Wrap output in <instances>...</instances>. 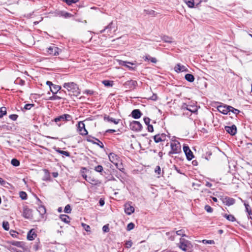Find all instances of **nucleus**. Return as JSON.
Instances as JSON below:
<instances>
[{
    "mask_svg": "<svg viewBox=\"0 0 252 252\" xmlns=\"http://www.w3.org/2000/svg\"><path fill=\"white\" fill-rule=\"evenodd\" d=\"M144 121L145 124L147 126H148V125H150L151 119L148 117H145L144 118Z\"/></svg>",
    "mask_w": 252,
    "mask_h": 252,
    "instance_id": "052dcab7",
    "label": "nucleus"
},
{
    "mask_svg": "<svg viewBox=\"0 0 252 252\" xmlns=\"http://www.w3.org/2000/svg\"><path fill=\"white\" fill-rule=\"evenodd\" d=\"M94 170L97 172L101 173L103 171V168L101 165H98L95 167Z\"/></svg>",
    "mask_w": 252,
    "mask_h": 252,
    "instance_id": "79ce46f5",
    "label": "nucleus"
},
{
    "mask_svg": "<svg viewBox=\"0 0 252 252\" xmlns=\"http://www.w3.org/2000/svg\"><path fill=\"white\" fill-rule=\"evenodd\" d=\"M95 144L98 145L101 149L104 148V146L103 143L101 141H100L98 139L95 138Z\"/></svg>",
    "mask_w": 252,
    "mask_h": 252,
    "instance_id": "4c0bfd02",
    "label": "nucleus"
},
{
    "mask_svg": "<svg viewBox=\"0 0 252 252\" xmlns=\"http://www.w3.org/2000/svg\"><path fill=\"white\" fill-rule=\"evenodd\" d=\"M77 130L80 134L82 135H86L88 134V131L85 128V125L83 122L80 121L78 123Z\"/></svg>",
    "mask_w": 252,
    "mask_h": 252,
    "instance_id": "1a4fd4ad",
    "label": "nucleus"
},
{
    "mask_svg": "<svg viewBox=\"0 0 252 252\" xmlns=\"http://www.w3.org/2000/svg\"><path fill=\"white\" fill-rule=\"evenodd\" d=\"M95 137L92 136L91 135H88L87 137L86 140L87 141L93 144H95Z\"/></svg>",
    "mask_w": 252,
    "mask_h": 252,
    "instance_id": "e433bc0d",
    "label": "nucleus"
},
{
    "mask_svg": "<svg viewBox=\"0 0 252 252\" xmlns=\"http://www.w3.org/2000/svg\"><path fill=\"white\" fill-rule=\"evenodd\" d=\"M154 140L156 143H158L162 141V139L159 136V134H157L154 136Z\"/></svg>",
    "mask_w": 252,
    "mask_h": 252,
    "instance_id": "37998d69",
    "label": "nucleus"
},
{
    "mask_svg": "<svg viewBox=\"0 0 252 252\" xmlns=\"http://www.w3.org/2000/svg\"><path fill=\"white\" fill-rule=\"evenodd\" d=\"M134 226L135 225L133 223L130 222L127 225L126 230L127 231H130L134 228Z\"/></svg>",
    "mask_w": 252,
    "mask_h": 252,
    "instance_id": "8fccbe9b",
    "label": "nucleus"
},
{
    "mask_svg": "<svg viewBox=\"0 0 252 252\" xmlns=\"http://www.w3.org/2000/svg\"><path fill=\"white\" fill-rule=\"evenodd\" d=\"M37 211L42 218H44V215L46 213V208L44 206L41 205L38 207Z\"/></svg>",
    "mask_w": 252,
    "mask_h": 252,
    "instance_id": "b1692460",
    "label": "nucleus"
},
{
    "mask_svg": "<svg viewBox=\"0 0 252 252\" xmlns=\"http://www.w3.org/2000/svg\"><path fill=\"white\" fill-rule=\"evenodd\" d=\"M61 86L54 84L53 87H51L50 91L53 94H57L61 90Z\"/></svg>",
    "mask_w": 252,
    "mask_h": 252,
    "instance_id": "5701e85b",
    "label": "nucleus"
},
{
    "mask_svg": "<svg viewBox=\"0 0 252 252\" xmlns=\"http://www.w3.org/2000/svg\"><path fill=\"white\" fill-rule=\"evenodd\" d=\"M109 159L110 161L115 165L116 167L121 171L124 172L125 170L124 168H119L118 167V162L119 161V157L114 153H111L109 155Z\"/></svg>",
    "mask_w": 252,
    "mask_h": 252,
    "instance_id": "20e7f679",
    "label": "nucleus"
},
{
    "mask_svg": "<svg viewBox=\"0 0 252 252\" xmlns=\"http://www.w3.org/2000/svg\"><path fill=\"white\" fill-rule=\"evenodd\" d=\"M131 115L133 118L137 119L141 117L142 114L139 109H134L132 111Z\"/></svg>",
    "mask_w": 252,
    "mask_h": 252,
    "instance_id": "6ab92c4d",
    "label": "nucleus"
},
{
    "mask_svg": "<svg viewBox=\"0 0 252 252\" xmlns=\"http://www.w3.org/2000/svg\"><path fill=\"white\" fill-rule=\"evenodd\" d=\"M36 237V234L33 231V229L31 230L28 233L27 239L29 240H33Z\"/></svg>",
    "mask_w": 252,
    "mask_h": 252,
    "instance_id": "393cba45",
    "label": "nucleus"
},
{
    "mask_svg": "<svg viewBox=\"0 0 252 252\" xmlns=\"http://www.w3.org/2000/svg\"><path fill=\"white\" fill-rule=\"evenodd\" d=\"M6 115V108L5 107L0 108V118H1L4 115Z\"/></svg>",
    "mask_w": 252,
    "mask_h": 252,
    "instance_id": "f704fd0d",
    "label": "nucleus"
},
{
    "mask_svg": "<svg viewBox=\"0 0 252 252\" xmlns=\"http://www.w3.org/2000/svg\"><path fill=\"white\" fill-rule=\"evenodd\" d=\"M184 1L190 8H192L194 6V1H193V0H184Z\"/></svg>",
    "mask_w": 252,
    "mask_h": 252,
    "instance_id": "473e14b6",
    "label": "nucleus"
},
{
    "mask_svg": "<svg viewBox=\"0 0 252 252\" xmlns=\"http://www.w3.org/2000/svg\"><path fill=\"white\" fill-rule=\"evenodd\" d=\"M62 155L65 156L66 157H70V153L67 151H63Z\"/></svg>",
    "mask_w": 252,
    "mask_h": 252,
    "instance_id": "774afa93",
    "label": "nucleus"
},
{
    "mask_svg": "<svg viewBox=\"0 0 252 252\" xmlns=\"http://www.w3.org/2000/svg\"><path fill=\"white\" fill-rule=\"evenodd\" d=\"M102 230L104 232H108L109 231V224L104 225L102 227Z\"/></svg>",
    "mask_w": 252,
    "mask_h": 252,
    "instance_id": "13d9d810",
    "label": "nucleus"
},
{
    "mask_svg": "<svg viewBox=\"0 0 252 252\" xmlns=\"http://www.w3.org/2000/svg\"><path fill=\"white\" fill-rule=\"evenodd\" d=\"M93 93H94V92L93 91L89 90H86L84 91V94L91 95V94H93Z\"/></svg>",
    "mask_w": 252,
    "mask_h": 252,
    "instance_id": "69168bd1",
    "label": "nucleus"
},
{
    "mask_svg": "<svg viewBox=\"0 0 252 252\" xmlns=\"http://www.w3.org/2000/svg\"><path fill=\"white\" fill-rule=\"evenodd\" d=\"M185 79L189 82H192L194 80V77L191 74H187L185 76Z\"/></svg>",
    "mask_w": 252,
    "mask_h": 252,
    "instance_id": "c756f323",
    "label": "nucleus"
},
{
    "mask_svg": "<svg viewBox=\"0 0 252 252\" xmlns=\"http://www.w3.org/2000/svg\"><path fill=\"white\" fill-rule=\"evenodd\" d=\"M2 227L5 230H8L9 229V224L8 221H4L2 222Z\"/></svg>",
    "mask_w": 252,
    "mask_h": 252,
    "instance_id": "a19ab883",
    "label": "nucleus"
},
{
    "mask_svg": "<svg viewBox=\"0 0 252 252\" xmlns=\"http://www.w3.org/2000/svg\"><path fill=\"white\" fill-rule=\"evenodd\" d=\"M22 216L25 219H32V210L30 209L27 206H24L23 207Z\"/></svg>",
    "mask_w": 252,
    "mask_h": 252,
    "instance_id": "0eeeda50",
    "label": "nucleus"
},
{
    "mask_svg": "<svg viewBox=\"0 0 252 252\" xmlns=\"http://www.w3.org/2000/svg\"><path fill=\"white\" fill-rule=\"evenodd\" d=\"M7 243L9 244L10 246H14L21 248H24V243L23 242L10 241L7 242Z\"/></svg>",
    "mask_w": 252,
    "mask_h": 252,
    "instance_id": "aec40b11",
    "label": "nucleus"
},
{
    "mask_svg": "<svg viewBox=\"0 0 252 252\" xmlns=\"http://www.w3.org/2000/svg\"><path fill=\"white\" fill-rule=\"evenodd\" d=\"M223 216L226 218L227 220L230 221H235L236 220V219L234 216L232 215H228L227 214H224L223 215Z\"/></svg>",
    "mask_w": 252,
    "mask_h": 252,
    "instance_id": "7c9ffc66",
    "label": "nucleus"
},
{
    "mask_svg": "<svg viewBox=\"0 0 252 252\" xmlns=\"http://www.w3.org/2000/svg\"><path fill=\"white\" fill-rule=\"evenodd\" d=\"M229 112H232L233 113L237 115L239 114L240 111L236 108H233L232 106H230Z\"/></svg>",
    "mask_w": 252,
    "mask_h": 252,
    "instance_id": "de8ad7c7",
    "label": "nucleus"
},
{
    "mask_svg": "<svg viewBox=\"0 0 252 252\" xmlns=\"http://www.w3.org/2000/svg\"><path fill=\"white\" fill-rule=\"evenodd\" d=\"M183 151L186 156L187 159L188 160H191L194 157L192 152L190 150L189 147L186 145H184Z\"/></svg>",
    "mask_w": 252,
    "mask_h": 252,
    "instance_id": "9d476101",
    "label": "nucleus"
},
{
    "mask_svg": "<svg viewBox=\"0 0 252 252\" xmlns=\"http://www.w3.org/2000/svg\"><path fill=\"white\" fill-rule=\"evenodd\" d=\"M60 218L61 219L62 221L66 223L69 222L70 220L69 217L66 215H61L60 216Z\"/></svg>",
    "mask_w": 252,
    "mask_h": 252,
    "instance_id": "bb28decb",
    "label": "nucleus"
},
{
    "mask_svg": "<svg viewBox=\"0 0 252 252\" xmlns=\"http://www.w3.org/2000/svg\"><path fill=\"white\" fill-rule=\"evenodd\" d=\"M60 15L61 16H63L64 18H68V17H70L71 16V14L68 13V12H61V14H60Z\"/></svg>",
    "mask_w": 252,
    "mask_h": 252,
    "instance_id": "09e8293b",
    "label": "nucleus"
},
{
    "mask_svg": "<svg viewBox=\"0 0 252 252\" xmlns=\"http://www.w3.org/2000/svg\"><path fill=\"white\" fill-rule=\"evenodd\" d=\"M63 87L67 90L71 95L77 96L80 94V90L78 85L74 82L64 83Z\"/></svg>",
    "mask_w": 252,
    "mask_h": 252,
    "instance_id": "f257e3e1",
    "label": "nucleus"
},
{
    "mask_svg": "<svg viewBox=\"0 0 252 252\" xmlns=\"http://www.w3.org/2000/svg\"><path fill=\"white\" fill-rule=\"evenodd\" d=\"M137 85V81L135 80H128L126 82L124 85V86L128 89L132 90L136 88V86Z\"/></svg>",
    "mask_w": 252,
    "mask_h": 252,
    "instance_id": "f8f14e48",
    "label": "nucleus"
},
{
    "mask_svg": "<svg viewBox=\"0 0 252 252\" xmlns=\"http://www.w3.org/2000/svg\"><path fill=\"white\" fill-rule=\"evenodd\" d=\"M125 212L127 215H130L134 212V208L132 205V202L128 201L124 205Z\"/></svg>",
    "mask_w": 252,
    "mask_h": 252,
    "instance_id": "423d86ee",
    "label": "nucleus"
},
{
    "mask_svg": "<svg viewBox=\"0 0 252 252\" xmlns=\"http://www.w3.org/2000/svg\"><path fill=\"white\" fill-rule=\"evenodd\" d=\"M186 109L193 113H195L197 111V107L196 106L187 105Z\"/></svg>",
    "mask_w": 252,
    "mask_h": 252,
    "instance_id": "cd10ccee",
    "label": "nucleus"
},
{
    "mask_svg": "<svg viewBox=\"0 0 252 252\" xmlns=\"http://www.w3.org/2000/svg\"><path fill=\"white\" fill-rule=\"evenodd\" d=\"M11 163L14 166H18L20 165V161L16 158H13L11 160Z\"/></svg>",
    "mask_w": 252,
    "mask_h": 252,
    "instance_id": "ea45409f",
    "label": "nucleus"
},
{
    "mask_svg": "<svg viewBox=\"0 0 252 252\" xmlns=\"http://www.w3.org/2000/svg\"><path fill=\"white\" fill-rule=\"evenodd\" d=\"M10 233L12 237H14V238H16L17 237V233H16V231H15L14 230H11L10 231Z\"/></svg>",
    "mask_w": 252,
    "mask_h": 252,
    "instance_id": "0e129e2a",
    "label": "nucleus"
},
{
    "mask_svg": "<svg viewBox=\"0 0 252 252\" xmlns=\"http://www.w3.org/2000/svg\"><path fill=\"white\" fill-rule=\"evenodd\" d=\"M72 117L71 115L67 114H64L62 115H61L56 118L54 119V121L56 123H58L60 121H70L72 120Z\"/></svg>",
    "mask_w": 252,
    "mask_h": 252,
    "instance_id": "6e6552de",
    "label": "nucleus"
},
{
    "mask_svg": "<svg viewBox=\"0 0 252 252\" xmlns=\"http://www.w3.org/2000/svg\"><path fill=\"white\" fill-rule=\"evenodd\" d=\"M14 83L17 85L24 86L25 84V81L20 78H17L14 81Z\"/></svg>",
    "mask_w": 252,
    "mask_h": 252,
    "instance_id": "72a5a7b5",
    "label": "nucleus"
},
{
    "mask_svg": "<svg viewBox=\"0 0 252 252\" xmlns=\"http://www.w3.org/2000/svg\"><path fill=\"white\" fill-rule=\"evenodd\" d=\"M155 172L158 175H160L161 174V169L159 166H157L155 169Z\"/></svg>",
    "mask_w": 252,
    "mask_h": 252,
    "instance_id": "603ef678",
    "label": "nucleus"
},
{
    "mask_svg": "<svg viewBox=\"0 0 252 252\" xmlns=\"http://www.w3.org/2000/svg\"><path fill=\"white\" fill-rule=\"evenodd\" d=\"M9 117L11 120H12L13 121H16L18 118V115H16V114H12V115H10L9 116Z\"/></svg>",
    "mask_w": 252,
    "mask_h": 252,
    "instance_id": "4d7b16f0",
    "label": "nucleus"
},
{
    "mask_svg": "<svg viewBox=\"0 0 252 252\" xmlns=\"http://www.w3.org/2000/svg\"><path fill=\"white\" fill-rule=\"evenodd\" d=\"M120 64L126 67L130 70H135L136 69V66H132V65H134V63L131 62L121 61L120 63Z\"/></svg>",
    "mask_w": 252,
    "mask_h": 252,
    "instance_id": "dca6fc26",
    "label": "nucleus"
},
{
    "mask_svg": "<svg viewBox=\"0 0 252 252\" xmlns=\"http://www.w3.org/2000/svg\"><path fill=\"white\" fill-rule=\"evenodd\" d=\"M160 138L162 139V141H164L166 140V135L164 133L159 134Z\"/></svg>",
    "mask_w": 252,
    "mask_h": 252,
    "instance_id": "338daca9",
    "label": "nucleus"
},
{
    "mask_svg": "<svg viewBox=\"0 0 252 252\" xmlns=\"http://www.w3.org/2000/svg\"><path fill=\"white\" fill-rule=\"evenodd\" d=\"M82 226L83 227L84 229L87 232L91 231L90 226L89 225H87L85 223H82Z\"/></svg>",
    "mask_w": 252,
    "mask_h": 252,
    "instance_id": "3c124183",
    "label": "nucleus"
},
{
    "mask_svg": "<svg viewBox=\"0 0 252 252\" xmlns=\"http://www.w3.org/2000/svg\"><path fill=\"white\" fill-rule=\"evenodd\" d=\"M7 249L11 252H19V251H17V249L12 246H8Z\"/></svg>",
    "mask_w": 252,
    "mask_h": 252,
    "instance_id": "864d4df0",
    "label": "nucleus"
},
{
    "mask_svg": "<svg viewBox=\"0 0 252 252\" xmlns=\"http://www.w3.org/2000/svg\"><path fill=\"white\" fill-rule=\"evenodd\" d=\"M170 147L171 150L168 153L169 156H171L172 154H179L182 152L180 143L178 141L171 143Z\"/></svg>",
    "mask_w": 252,
    "mask_h": 252,
    "instance_id": "7ed1b4c3",
    "label": "nucleus"
},
{
    "mask_svg": "<svg viewBox=\"0 0 252 252\" xmlns=\"http://www.w3.org/2000/svg\"><path fill=\"white\" fill-rule=\"evenodd\" d=\"M62 98V97L61 96L57 95L56 94H53V95L48 98V100H59Z\"/></svg>",
    "mask_w": 252,
    "mask_h": 252,
    "instance_id": "c9c22d12",
    "label": "nucleus"
},
{
    "mask_svg": "<svg viewBox=\"0 0 252 252\" xmlns=\"http://www.w3.org/2000/svg\"><path fill=\"white\" fill-rule=\"evenodd\" d=\"M71 209L70 205L69 204L66 205L65 206V208H64V212L65 213L69 214V213H71Z\"/></svg>",
    "mask_w": 252,
    "mask_h": 252,
    "instance_id": "a18cd8bd",
    "label": "nucleus"
},
{
    "mask_svg": "<svg viewBox=\"0 0 252 252\" xmlns=\"http://www.w3.org/2000/svg\"><path fill=\"white\" fill-rule=\"evenodd\" d=\"M175 70L177 72H180L184 71H188V69L185 66L181 65L180 63H178L175 66Z\"/></svg>",
    "mask_w": 252,
    "mask_h": 252,
    "instance_id": "a211bd4d",
    "label": "nucleus"
},
{
    "mask_svg": "<svg viewBox=\"0 0 252 252\" xmlns=\"http://www.w3.org/2000/svg\"><path fill=\"white\" fill-rule=\"evenodd\" d=\"M32 106H33V104L28 103V104H26L25 105L24 108L26 110H30Z\"/></svg>",
    "mask_w": 252,
    "mask_h": 252,
    "instance_id": "bf43d9fd",
    "label": "nucleus"
},
{
    "mask_svg": "<svg viewBox=\"0 0 252 252\" xmlns=\"http://www.w3.org/2000/svg\"><path fill=\"white\" fill-rule=\"evenodd\" d=\"M68 5H70L73 3H76L79 1V0H63Z\"/></svg>",
    "mask_w": 252,
    "mask_h": 252,
    "instance_id": "c03bdc74",
    "label": "nucleus"
},
{
    "mask_svg": "<svg viewBox=\"0 0 252 252\" xmlns=\"http://www.w3.org/2000/svg\"><path fill=\"white\" fill-rule=\"evenodd\" d=\"M147 129L149 132H153L154 131V127L152 125H149L147 126Z\"/></svg>",
    "mask_w": 252,
    "mask_h": 252,
    "instance_id": "e2e57ef3",
    "label": "nucleus"
},
{
    "mask_svg": "<svg viewBox=\"0 0 252 252\" xmlns=\"http://www.w3.org/2000/svg\"><path fill=\"white\" fill-rule=\"evenodd\" d=\"M229 107L227 105H220L217 107V109L220 113L226 115L229 112Z\"/></svg>",
    "mask_w": 252,
    "mask_h": 252,
    "instance_id": "ddd939ff",
    "label": "nucleus"
},
{
    "mask_svg": "<svg viewBox=\"0 0 252 252\" xmlns=\"http://www.w3.org/2000/svg\"><path fill=\"white\" fill-rule=\"evenodd\" d=\"M179 235L182 237H187L185 233V230L183 229L177 230L175 232V235Z\"/></svg>",
    "mask_w": 252,
    "mask_h": 252,
    "instance_id": "2f4dec72",
    "label": "nucleus"
},
{
    "mask_svg": "<svg viewBox=\"0 0 252 252\" xmlns=\"http://www.w3.org/2000/svg\"><path fill=\"white\" fill-rule=\"evenodd\" d=\"M20 197L23 200H26L27 198V193L24 191H20L19 193Z\"/></svg>",
    "mask_w": 252,
    "mask_h": 252,
    "instance_id": "49530a36",
    "label": "nucleus"
},
{
    "mask_svg": "<svg viewBox=\"0 0 252 252\" xmlns=\"http://www.w3.org/2000/svg\"><path fill=\"white\" fill-rule=\"evenodd\" d=\"M59 50L60 49L58 47L53 45L48 48L46 51L49 55L57 56L59 54Z\"/></svg>",
    "mask_w": 252,
    "mask_h": 252,
    "instance_id": "9b49d317",
    "label": "nucleus"
},
{
    "mask_svg": "<svg viewBox=\"0 0 252 252\" xmlns=\"http://www.w3.org/2000/svg\"><path fill=\"white\" fill-rule=\"evenodd\" d=\"M114 28H115L114 24L113 22L112 21L104 29L100 31L99 32L102 33L106 31L108 35H110L111 33V30Z\"/></svg>",
    "mask_w": 252,
    "mask_h": 252,
    "instance_id": "4468645a",
    "label": "nucleus"
},
{
    "mask_svg": "<svg viewBox=\"0 0 252 252\" xmlns=\"http://www.w3.org/2000/svg\"><path fill=\"white\" fill-rule=\"evenodd\" d=\"M177 246L183 251L185 252H191L193 247L191 243L183 238L180 239L179 243L177 244Z\"/></svg>",
    "mask_w": 252,
    "mask_h": 252,
    "instance_id": "f03ea898",
    "label": "nucleus"
},
{
    "mask_svg": "<svg viewBox=\"0 0 252 252\" xmlns=\"http://www.w3.org/2000/svg\"><path fill=\"white\" fill-rule=\"evenodd\" d=\"M102 83L107 87H111L113 86V81L110 80H104L102 81Z\"/></svg>",
    "mask_w": 252,
    "mask_h": 252,
    "instance_id": "58836bf2",
    "label": "nucleus"
},
{
    "mask_svg": "<svg viewBox=\"0 0 252 252\" xmlns=\"http://www.w3.org/2000/svg\"><path fill=\"white\" fill-rule=\"evenodd\" d=\"M132 243L131 241H127L126 242L125 245L127 248H129L131 247Z\"/></svg>",
    "mask_w": 252,
    "mask_h": 252,
    "instance_id": "680f3d73",
    "label": "nucleus"
},
{
    "mask_svg": "<svg viewBox=\"0 0 252 252\" xmlns=\"http://www.w3.org/2000/svg\"><path fill=\"white\" fill-rule=\"evenodd\" d=\"M104 120H106L107 121L113 123L115 124H118L120 121V119H115L109 116L105 117Z\"/></svg>",
    "mask_w": 252,
    "mask_h": 252,
    "instance_id": "c85d7f7f",
    "label": "nucleus"
},
{
    "mask_svg": "<svg viewBox=\"0 0 252 252\" xmlns=\"http://www.w3.org/2000/svg\"><path fill=\"white\" fill-rule=\"evenodd\" d=\"M166 236L168 240L170 241H174L175 237V232L174 231H172L171 232H168L165 233Z\"/></svg>",
    "mask_w": 252,
    "mask_h": 252,
    "instance_id": "a878e982",
    "label": "nucleus"
},
{
    "mask_svg": "<svg viewBox=\"0 0 252 252\" xmlns=\"http://www.w3.org/2000/svg\"><path fill=\"white\" fill-rule=\"evenodd\" d=\"M225 131L231 135H234L237 132V127L236 126L232 125L231 126H225L224 127Z\"/></svg>",
    "mask_w": 252,
    "mask_h": 252,
    "instance_id": "2eb2a0df",
    "label": "nucleus"
},
{
    "mask_svg": "<svg viewBox=\"0 0 252 252\" xmlns=\"http://www.w3.org/2000/svg\"><path fill=\"white\" fill-rule=\"evenodd\" d=\"M83 177L85 178L86 181L89 183L93 185H97L99 183V181L95 179L94 177H91L90 176L88 177L87 175L83 176Z\"/></svg>",
    "mask_w": 252,
    "mask_h": 252,
    "instance_id": "f3484780",
    "label": "nucleus"
},
{
    "mask_svg": "<svg viewBox=\"0 0 252 252\" xmlns=\"http://www.w3.org/2000/svg\"><path fill=\"white\" fill-rule=\"evenodd\" d=\"M130 128L135 131H140L142 128V126L139 122L133 121L130 123Z\"/></svg>",
    "mask_w": 252,
    "mask_h": 252,
    "instance_id": "39448f33",
    "label": "nucleus"
},
{
    "mask_svg": "<svg viewBox=\"0 0 252 252\" xmlns=\"http://www.w3.org/2000/svg\"><path fill=\"white\" fill-rule=\"evenodd\" d=\"M205 210L208 213H212L213 212V209L209 205H205Z\"/></svg>",
    "mask_w": 252,
    "mask_h": 252,
    "instance_id": "5fc2aeb1",
    "label": "nucleus"
},
{
    "mask_svg": "<svg viewBox=\"0 0 252 252\" xmlns=\"http://www.w3.org/2000/svg\"><path fill=\"white\" fill-rule=\"evenodd\" d=\"M163 40L167 43H171L172 41V38L171 37H169L168 36H165L163 37Z\"/></svg>",
    "mask_w": 252,
    "mask_h": 252,
    "instance_id": "6e6d98bb",
    "label": "nucleus"
},
{
    "mask_svg": "<svg viewBox=\"0 0 252 252\" xmlns=\"http://www.w3.org/2000/svg\"><path fill=\"white\" fill-rule=\"evenodd\" d=\"M235 202V200L231 197H226L224 198L223 201V203H225L226 205L230 206L233 205Z\"/></svg>",
    "mask_w": 252,
    "mask_h": 252,
    "instance_id": "412c9836",
    "label": "nucleus"
},
{
    "mask_svg": "<svg viewBox=\"0 0 252 252\" xmlns=\"http://www.w3.org/2000/svg\"><path fill=\"white\" fill-rule=\"evenodd\" d=\"M244 205L246 208V211L248 213V218L252 220V212L250 205L245 202L244 203Z\"/></svg>",
    "mask_w": 252,
    "mask_h": 252,
    "instance_id": "4be33fe9",
    "label": "nucleus"
}]
</instances>
